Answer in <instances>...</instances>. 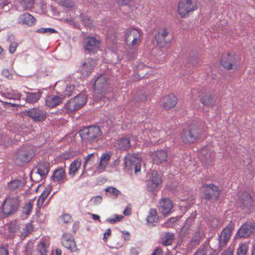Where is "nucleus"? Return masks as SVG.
<instances>
[{"label":"nucleus","instance_id":"nucleus-1","mask_svg":"<svg viewBox=\"0 0 255 255\" xmlns=\"http://www.w3.org/2000/svg\"><path fill=\"white\" fill-rule=\"evenodd\" d=\"M79 134L82 140L91 143L98 142L102 136V132L98 126L84 128L80 130Z\"/></svg>","mask_w":255,"mask_h":255},{"label":"nucleus","instance_id":"nucleus-2","mask_svg":"<svg viewBox=\"0 0 255 255\" xmlns=\"http://www.w3.org/2000/svg\"><path fill=\"white\" fill-rule=\"evenodd\" d=\"M204 199L206 201H217L220 194V190L218 186L214 184H205L202 187Z\"/></svg>","mask_w":255,"mask_h":255},{"label":"nucleus","instance_id":"nucleus-3","mask_svg":"<svg viewBox=\"0 0 255 255\" xmlns=\"http://www.w3.org/2000/svg\"><path fill=\"white\" fill-rule=\"evenodd\" d=\"M200 132L201 130L197 126H187L183 130L182 140L184 142H193L198 139Z\"/></svg>","mask_w":255,"mask_h":255},{"label":"nucleus","instance_id":"nucleus-4","mask_svg":"<svg viewBox=\"0 0 255 255\" xmlns=\"http://www.w3.org/2000/svg\"><path fill=\"white\" fill-rule=\"evenodd\" d=\"M162 183L161 177L157 171H152L148 175L146 186V190L149 192L158 190Z\"/></svg>","mask_w":255,"mask_h":255},{"label":"nucleus","instance_id":"nucleus-5","mask_svg":"<svg viewBox=\"0 0 255 255\" xmlns=\"http://www.w3.org/2000/svg\"><path fill=\"white\" fill-rule=\"evenodd\" d=\"M24 113L34 122H41L47 118V113L42 107H36L25 111Z\"/></svg>","mask_w":255,"mask_h":255},{"label":"nucleus","instance_id":"nucleus-6","mask_svg":"<svg viewBox=\"0 0 255 255\" xmlns=\"http://www.w3.org/2000/svg\"><path fill=\"white\" fill-rule=\"evenodd\" d=\"M141 158L137 154L133 155L128 154L125 157V164L128 169L134 170V173H136L140 171Z\"/></svg>","mask_w":255,"mask_h":255},{"label":"nucleus","instance_id":"nucleus-7","mask_svg":"<svg viewBox=\"0 0 255 255\" xmlns=\"http://www.w3.org/2000/svg\"><path fill=\"white\" fill-rule=\"evenodd\" d=\"M19 205L18 197L7 198L2 205V211L5 215H10L16 211Z\"/></svg>","mask_w":255,"mask_h":255},{"label":"nucleus","instance_id":"nucleus-8","mask_svg":"<svg viewBox=\"0 0 255 255\" xmlns=\"http://www.w3.org/2000/svg\"><path fill=\"white\" fill-rule=\"evenodd\" d=\"M196 4L191 0H182L178 4V13L182 17H185L190 12L196 9Z\"/></svg>","mask_w":255,"mask_h":255},{"label":"nucleus","instance_id":"nucleus-9","mask_svg":"<svg viewBox=\"0 0 255 255\" xmlns=\"http://www.w3.org/2000/svg\"><path fill=\"white\" fill-rule=\"evenodd\" d=\"M221 64L228 70L237 69L238 67V58L234 54H227L223 55L221 59Z\"/></svg>","mask_w":255,"mask_h":255},{"label":"nucleus","instance_id":"nucleus-10","mask_svg":"<svg viewBox=\"0 0 255 255\" xmlns=\"http://www.w3.org/2000/svg\"><path fill=\"white\" fill-rule=\"evenodd\" d=\"M34 156V153L32 149L19 150L15 154V162L17 164L27 163L29 162Z\"/></svg>","mask_w":255,"mask_h":255},{"label":"nucleus","instance_id":"nucleus-11","mask_svg":"<svg viewBox=\"0 0 255 255\" xmlns=\"http://www.w3.org/2000/svg\"><path fill=\"white\" fill-rule=\"evenodd\" d=\"M62 245L71 252H74L77 250L76 243L71 233H65L61 238Z\"/></svg>","mask_w":255,"mask_h":255},{"label":"nucleus","instance_id":"nucleus-12","mask_svg":"<svg viewBox=\"0 0 255 255\" xmlns=\"http://www.w3.org/2000/svg\"><path fill=\"white\" fill-rule=\"evenodd\" d=\"M140 32L136 29H128L125 34V40L127 43L131 41L132 45L137 44L140 41Z\"/></svg>","mask_w":255,"mask_h":255},{"label":"nucleus","instance_id":"nucleus-13","mask_svg":"<svg viewBox=\"0 0 255 255\" xmlns=\"http://www.w3.org/2000/svg\"><path fill=\"white\" fill-rule=\"evenodd\" d=\"M255 232V223L245 224L238 230L237 235L240 238H247Z\"/></svg>","mask_w":255,"mask_h":255},{"label":"nucleus","instance_id":"nucleus-14","mask_svg":"<svg viewBox=\"0 0 255 255\" xmlns=\"http://www.w3.org/2000/svg\"><path fill=\"white\" fill-rule=\"evenodd\" d=\"M95 65V62L93 59H87L81 65L80 71L84 76H88L92 72Z\"/></svg>","mask_w":255,"mask_h":255},{"label":"nucleus","instance_id":"nucleus-15","mask_svg":"<svg viewBox=\"0 0 255 255\" xmlns=\"http://www.w3.org/2000/svg\"><path fill=\"white\" fill-rule=\"evenodd\" d=\"M172 207V202L168 198H163L159 202V211L164 215H168Z\"/></svg>","mask_w":255,"mask_h":255},{"label":"nucleus","instance_id":"nucleus-16","mask_svg":"<svg viewBox=\"0 0 255 255\" xmlns=\"http://www.w3.org/2000/svg\"><path fill=\"white\" fill-rule=\"evenodd\" d=\"M100 41L94 37H87L83 41V46L85 49L90 51L97 50L99 46Z\"/></svg>","mask_w":255,"mask_h":255},{"label":"nucleus","instance_id":"nucleus-17","mask_svg":"<svg viewBox=\"0 0 255 255\" xmlns=\"http://www.w3.org/2000/svg\"><path fill=\"white\" fill-rule=\"evenodd\" d=\"M17 23L20 24L32 26L35 23V18L30 13L25 12L20 14L17 18Z\"/></svg>","mask_w":255,"mask_h":255},{"label":"nucleus","instance_id":"nucleus-18","mask_svg":"<svg viewBox=\"0 0 255 255\" xmlns=\"http://www.w3.org/2000/svg\"><path fill=\"white\" fill-rule=\"evenodd\" d=\"M107 76L105 74H101L97 77L95 76L94 79L95 92L97 93L99 91H102L107 85Z\"/></svg>","mask_w":255,"mask_h":255},{"label":"nucleus","instance_id":"nucleus-19","mask_svg":"<svg viewBox=\"0 0 255 255\" xmlns=\"http://www.w3.org/2000/svg\"><path fill=\"white\" fill-rule=\"evenodd\" d=\"M231 236V229L229 227H225L219 236V245L220 248L224 247Z\"/></svg>","mask_w":255,"mask_h":255},{"label":"nucleus","instance_id":"nucleus-20","mask_svg":"<svg viewBox=\"0 0 255 255\" xmlns=\"http://www.w3.org/2000/svg\"><path fill=\"white\" fill-rule=\"evenodd\" d=\"M64 99L63 95L56 96L51 95L45 99L46 105L50 108H54L61 104Z\"/></svg>","mask_w":255,"mask_h":255},{"label":"nucleus","instance_id":"nucleus-21","mask_svg":"<svg viewBox=\"0 0 255 255\" xmlns=\"http://www.w3.org/2000/svg\"><path fill=\"white\" fill-rule=\"evenodd\" d=\"M162 103L165 109H169L175 106L177 103V98L174 95L171 94L165 97Z\"/></svg>","mask_w":255,"mask_h":255},{"label":"nucleus","instance_id":"nucleus-22","mask_svg":"<svg viewBox=\"0 0 255 255\" xmlns=\"http://www.w3.org/2000/svg\"><path fill=\"white\" fill-rule=\"evenodd\" d=\"M48 172V166L47 164L45 163H39L32 170V174H38L41 178L46 177Z\"/></svg>","mask_w":255,"mask_h":255},{"label":"nucleus","instance_id":"nucleus-23","mask_svg":"<svg viewBox=\"0 0 255 255\" xmlns=\"http://www.w3.org/2000/svg\"><path fill=\"white\" fill-rule=\"evenodd\" d=\"M82 160L80 158L74 160L70 165L68 168V174L73 177L78 172L81 166Z\"/></svg>","mask_w":255,"mask_h":255},{"label":"nucleus","instance_id":"nucleus-24","mask_svg":"<svg viewBox=\"0 0 255 255\" xmlns=\"http://www.w3.org/2000/svg\"><path fill=\"white\" fill-rule=\"evenodd\" d=\"M151 156L154 161L158 164L166 161L167 153L165 151L160 150L153 153Z\"/></svg>","mask_w":255,"mask_h":255},{"label":"nucleus","instance_id":"nucleus-25","mask_svg":"<svg viewBox=\"0 0 255 255\" xmlns=\"http://www.w3.org/2000/svg\"><path fill=\"white\" fill-rule=\"evenodd\" d=\"M26 97L25 101L30 104H34L37 102L40 99L42 95V92L38 90L36 92H26Z\"/></svg>","mask_w":255,"mask_h":255},{"label":"nucleus","instance_id":"nucleus-26","mask_svg":"<svg viewBox=\"0 0 255 255\" xmlns=\"http://www.w3.org/2000/svg\"><path fill=\"white\" fill-rule=\"evenodd\" d=\"M35 0H18L17 9L20 11L25 10L31 8Z\"/></svg>","mask_w":255,"mask_h":255},{"label":"nucleus","instance_id":"nucleus-27","mask_svg":"<svg viewBox=\"0 0 255 255\" xmlns=\"http://www.w3.org/2000/svg\"><path fill=\"white\" fill-rule=\"evenodd\" d=\"M66 178V173L64 169L60 168L56 170L52 176V180L54 182H57L61 183L63 182Z\"/></svg>","mask_w":255,"mask_h":255},{"label":"nucleus","instance_id":"nucleus-28","mask_svg":"<svg viewBox=\"0 0 255 255\" xmlns=\"http://www.w3.org/2000/svg\"><path fill=\"white\" fill-rule=\"evenodd\" d=\"M158 217L155 209H151L146 218V221L148 224L152 226H154L158 222Z\"/></svg>","mask_w":255,"mask_h":255},{"label":"nucleus","instance_id":"nucleus-29","mask_svg":"<svg viewBox=\"0 0 255 255\" xmlns=\"http://www.w3.org/2000/svg\"><path fill=\"white\" fill-rule=\"evenodd\" d=\"M168 34V32L165 28H161L158 30L157 33L155 35V37L157 43L161 44L162 46V44L166 42L165 38Z\"/></svg>","mask_w":255,"mask_h":255},{"label":"nucleus","instance_id":"nucleus-30","mask_svg":"<svg viewBox=\"0 0 255 255\" xmlns=\"http://www.w3.org/2000/svg\"><path fill=\"white\" fill-rule=\"evenodd\" d=\"M115 146L123 150H127L130 147V141L127 138H123L117 140Z\"/></svg>","mask_w":255,"mask_h":255},{"label":"nucleus","instance_id":"nucleus-31","mask_svg":"<svg viewBox=\"0 0 255 255\" xmlns=\"http://www.w3.org/2000/svg\"><path fill=\"white\" fill-rule=\"evenodd\" d=\"M174 239V235L173 233L166 232L163 234L161 238L162 244L168 246L172 244Z\"/></svg>","mask_w":255,"mask_h":255},{"label":"nucleus","instance_id":"nucleus-32","mask_svg":"<svg viewBox=\"0 0 255 255\" xmlns=\"http://www.w3.org/2000/svg\"><path fill=\"white\" fill-rule=\"evenodd\" d=\"M241 202L243 204L244 208L247 207L250 208L253 202L252 198L251 195L247 192H244L243 194V197L241 199Z\"/></svg>","mask_w":255,"mask_h":255},{"label":"nucleus","instance_id":"nucleus-33","mask_svg":"<svg viewBox=\"0 0 255 255\" xmlns=\"http://www.w3.org/2000/svg\"><path fill=\"white\" fill-rule=\"evenodd\" d=\"M73 99H70L67 102L63 107L64 110L66 111L67 113H70L78 110L76 104L75 103Z\"/></svg>","mask_w":255,"mask_h":255},{"label":"nucleus","instance_id":"nucleus-34","mask_svg":"<svg viewBox=\"0 0 255 255\" xmlns=\"http://www.w3.org/2000/svg\"><path fill=\"white\" fill-rule=\"evenodd\" d=\"M24 185V182L21 180H13L8 183V188L12 190L19 189Z\"/></svg>","mask_w":255,"mask_h":255},{"label":"nucleus","instance_id":"nucleus-35","mask_svg":"<svg viewBox=\"0 0 255 255\" xmlns=\"http://www.w3.org/2000/svg\"><path fill=\"white\" fill-rule=\"evenodd\" d=\"M78 109L83 106L87 102L86 97L83 94H79L73 98Z\"/></svg>","mask_w":255,"mask_h":255},{"label":"nucleus","instance_id":"nucleus-36","mask_svg":"<svg viewBox=\"0 0 255 255\" xmlns=\"http://www.w3.org/2000/svg\"><path fill=\"white\" fill-rule=\"evenodd\" d=\"M50 189L47 188L45 189L43 191V193L41 194L40 196L39 197V199L37 201V205L38 208H40L42 206L44 203V201L45 200L47 196L49 195V193L50 192Z\"/></svg>","mask_w":255,"mask_h":255},{"label":"nucleus","instance_id":"nucleus-37","mask_svg":"<svg viewBox=\"0 0 255 255\" xmlns=\"http://www.w3.org/2000/svg\"><path fill=\"white\" fill-rule=\"evenodd\" d=\"M48 247L44 242L40 243L37 247V251L40 255H46L48 253Z\"/></svg>","mask_w":255,"mask_h":255},{"label":"nucleus","instance_id":"nucleus-38","mask_svg":"<svg viewBox=\"0 0 255 255\" xmlns=\"http://www.w3.org/2000/svg\"><path fill=\"white\" fill-rule=\"evenodd\" d=\"M201 101L204 106L207 105L208 106L212 105L214 103L213 98L209 94L203 95L201 98Z\"/></svg>","mask_w":255,"mask_h":255},{"label":"nucleus","instance_id":"nucleus-39","mask_svg":"<svg viewBox=\"0 0 255 255\" xmlns=\"http://www.w3.org/2000/svg\"><path fill=\"white\" fill-rule=\"evenodd\" d=\"M200 241V233L198 232H196L194 237L190 241V245L192 247H194L199 244Z\"/></svg>","mask_w":255,"mask_h":255},{"label":"nucleus","instance_id":"nucleus-40","mask_svg":"<svg viewBox=\"0 0 255 255\" xmlns=\"http://www.w3.org/2000/svg\"><path fill=\"white\" fill-rule=\"evenodd\" d=\"M123 218V215H114L113 217L107 219L106 221L111 224H115L121 221Z\"/></svg>","mask_w":255,"mask_h":255},{"label":"nucleus","instance_id":"nucleus-41","mask_svg":"<svg viewBox=\"0 0 255 255\" xmlns=\"http://www.w3.org/2000/svg\"><path fill=\"white\" fill-rule=\"evenodd\" d=\"M58 2L66 7L71 8L74 6L73 0H57Z\"/></svg>","mask_w":255,"mask_h":255},{"label":"nucleus","instance_id":"nucleus-42","mask_svg":"<svg viewBox=\"0 0 255 255\" xmlns=\"http://www.w3.org/2000/svg\"><path fill=\"white\" fill-rule=\"evenodd\" d=\"M75 87L74 85H67L66 86L65 91L64 92V94L63 97L64 98L65 97H70L72 95V93L73 92Z\"/></svg>","mask_w":255,"mask_h":255},{"label":"nucleus","instance_id":"nucleus-43","mask_svg":"<svg viewBox=\"0 0 255 255\" xmlns=\"http://www.w3.org/2000/svg\"><path fill=\"white\" fill-rule=\"evenodd\" d=\"M32 205L30 202L26 203L22 208V213L26 215H29L31 212Z\"/></svg>","mask_w":255,"mask_h":255},{"label":"nucleus","instance_id":"nucleus-44","mask_svg":"<svg viewBox=\"0 0 255 255\" xmlns=\"http://www.w3.org/2000/svg\"><path fill=\"white\" fill-rule=\"evenodd\" d=\"M38 33H57V31L52 28H40L36 30Z\"/></svg>","mask_w":255,"mask_h":255},{"label":"nucleus","instance_id":"nucleus-45","mask_svg":"<svg viewBox=\"0 0 255 255\" xmlns=\"http://www.w3.org/2000/svg\"><path fill=\"white\" fill-rule=\"evenodd\" d=\"M32 230V226L31 224L28 223L25 225L21 232L23 236H26Z\"/></svg>","mask_w":255,"mask_h":255},{"label":"nucleus","instance_id":"nucleus-46","mask_svg":"<svg viewBox=\"0 0 255 255\" xmlns=\"http://www.w3.org/2000/svg\"><path fill=\"white\" fill-rule=\"evenodd\" d=\"M247 250V246L245 244H243L238 249L237 255H246Z\"/></svg>","mask_w":255,"mask_h":255},{"label":"nucleus","instance_id":"nucleus-47","mask_svg":"<svg viewBox=\"0 0 255 255\" xmlns=\"http://www.w3.org/2000/svg\"><path fill=\"white\" fill-rule=\"evenodd\" d=\"M60 219L64 223H70L72 220L71 215L69 214H64L61 216Z\"/></svg>","mask_w":255,"mask_h":255},{"label":"nucleus","instance_id":"nucleus-48","mask_svg":"<svg viewBox=\"0 0 255 255\" xmlns=\"http://www.w3.org/2000/svg\"><path fill=\"white\" fill-rule=\"evenodd\" d=\"M105 191L109 192L114 195H118L120 193V191L119 190L112 186L106 188L105 189Z\"/></svg>","mask_w":255,"mask_h":255},{"label":"nucleus","instance_id":"nucleus-49","mask_svg":"<svg viewBox=\"0 0 255 255\" xmlns=\"http://www.w3.org/2000/svg\"><path fill=\"white\" fill-rule=\"evenodd\" d=\"M107 164L102 161L100 160V162L98 164V165L97 167V169L99 173L105 171L106 166H107Z\"/></svg>","mask_w":255,"mask_h":255},{"label":"nucleus","instance_id":"nucleus-50","mask_svg":"<svg viewBox=\"0 0 255 255\" xmlns=\"http://www.w3.org/2000/svg\"><path fill=\"white\" fill-rule=\"evenodd\" d=\"M110 157H111V155L109 153H103L101 157H100V160L102 161H103L104 162L107 163V164H108V162H109V160L110 159Z\"/></svg>","mask_w":255,"mask_h":255},{"label":"nucleus","instance_id":"nucleus-51","mask_svg":"<svg viewBox=\"0 0 255 255\" xmlns=\"http://www.w3.org/2000/svg\"><path fill=\"white\" fill-rule=\"evenodd\" d=\"M18 46V43L16 42H11L9 47V51L10 53L13 54L15 52L16 48Z\"/></svg>","mask_w":255,"mask_h":255},{"label":"nucleus","instance_id":"nucleus-52","mask_svg":"<svg viewBox=\"0 0 255 255\" xmlns=\"http://www.w3.org/2000/svg\"><path fill=\"white\" fill-rule=\"evenodd\" d=\"M202 153L204 155V157L206 159V161H205L206 163V164H207L208 162H210L211 161L212 158H213L214 155L213 153H211L210 155L208 154H205L204 153V150H203L202 151Z\"/></svg>","mask_w":255,"mask_h":255},{"label":"nucleus","instance_id":"nucleus-53","mask_svg":"<svg viewBox=\"0 0 255 255\" xmlns=\"http://www.w3.org/2000/svg\"><path fill=\"white\" fill-rule=\"evenodd\" d=\"M92 200L95 205H98L102 202V197L101 196H96L92 198Z\"/></svg>","mask_w":255,"mask_h":255},{"label":"nucleus","instance_id":"nucleus-54","mask_svg":"<svg viewBox=\"0 0 255 255\" xmlns=\"http://www.w3.org/2000/svg\"><path fill=\"white\" fill-rule=\"evenodd\" d=\"M8 2L6 0H3L0 2V8L4 9L5 11H7L9 9V7L8 6Z\"/></svg>","mask_w":255,"mask_h":255},{"label":"nucleus","instance_id":"nucleus-55","mask_svg":"<svg viewBox=\"0 0 255 255\" xmlns=\"http://www.w3.org/2000/svg\"><path fill=\"white\" fill-rule=\"evenodd\" d=\"M206 251L204 248H200L193 255H206Z\"/></svg>","mask_w":255,"mask_h":255},{"label":"nucleus","instance_id":"nucleus-56","mask_svg":"<svg viewBox=\"0 0 255 255\" xmlns=\"http://www.w3.org/2000/svg\"><path fill=\"white\" fill-rule=\"evenodd\" d=\"M21 97V95L20 93H17L16 94H14V95H8V98L10 99L13 100H20Z\"/></svg>","mask_w":255,"mask_h":255},{"label":"nucleus","instance_id":"nucleus-57","mask_svg":"<svg viewBox=\"0 0 255 255\" xmlns=\"http://www.w3.org/2000/svg\"><path fill=\"white\" fill-rule=\"evenodd\" d=\"M195 215L192 214L191 217H188L186 220V224L188 226L190 225L194 221V219L195 218Z\"/></svg>","mask_w":255,"mask_h":255},{"label":"nucleus","instance_id":"nucleus-58","mask_svg":"<svg viewBox=\"0 0 255 255\" xmlns=\"http://www.w3.org/2000/svg\"><path fill=\"white\" fill-rule=\"evenodd\" d=\"M18 229V226L16 224H11L9 227V230L10 232L15 233Z\"/></svg>","mask_w":255,"mask_h":255},{"label":"nucleus","instance_id":"nucleus-59","mask_svg":"<svg viewBox=\"0 0 255 255\" xmlns=\"http://www.w3.org/2000/svg\"><path fill=\"white\" fill-rule=\"evenodd\" d=\"M83 24L85 26H90L91 24V20L89 17H85L82 19Z\"/></svg>","mask_w":255,"mask_h":255},{"label":"nucleus","instance_id":"nucleus-60","mask_svg":"<svg viewBox=\"0 0 255 255\" xmlns=\"http://www.w3.org/2000/svg\"><path fill=\"white\" fill-rule=\"evenodd\" d=\"M139 251L138 248H132L130 250V255H138Z\"/></svg>","mask_w":255,"mask_h":255},{"label":"nucleus","instance_id":"nucleus-61","mask_svg":"<svg viewBox=\"0 0 255 255\" xmlns=\"http://www.w3.org/2000/svg\"><path fill=\"white\" fill-rule=\"evenodd\" d=\"M151 255H162V250L160 248L156 249L153 252Z\"/></svg>","mask_w":255,"mask_h":255},{"label":"nucleus","instance_id":"nucleus-62","mask_svg":"<svg viewBox=\"0 0 255 255\" xmlns=\"http://www.w3.org/2000/svg\"><path fill=\"white\" fill-rule=\"evenodd\" d=\"M222 255H233V252L231 249H228L223 252Z\"/></svg>","mask_w":255,"mask_h":255},{"label":"nucleus","instance_id":"nucleus-63","mask_svg":"<svg viewBox=\"0 0 255 255\" xmlns=\"http://www.w3.org/2000/svg\"><path fill=\"white\" fill-rule=\"evenodd\" d=\"M111 231L110 229H108L107 230V231L105 233V234L104 235L103 239L107 240L108 236L111 234Z\"/></svg>","mask_w":255,"mask_h":255},{"label":"nucleus","instance_id":"nucleus-64","mask_svg":"<svg viewBox=\"0 0 255 255\" xmlns=\"http://www.w3.org/2000/svg\"><path fill=\"white\" fill-rule=\"evenodd\" d=\"M117 2L118 4L121 5H126L127 3L126 0H117Z\"/></svg>","mask_w":255,"mask_h":255}]
</instances>
